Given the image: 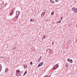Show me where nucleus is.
I'll return each instance as SVG.
<instances>
[{"mask_svg": "<svg viewBox=\"0 0 77 77\" xmlns=\"http://www.w3.org/2000/svg\"><path fill=\"white\" fill-rule=\"evenodd\" d=\"M51 2H52L53 3H55V2H53V1H52Z\"/></svg>", "mask_w": 77, "mask_h": 77, "instance_id": "obj_22", "label": "nucleus"}, {"mask_svg": "<svg viewBox=\"0 0 77 77\" xmlns=\"http://www.w3.org/2000/svg\"><path fill=\"white\" fill-rule=\"evenodd\" d=\"M51 51V50H50V49L48 48L46 50V51L48 53H50V52Z\"/></svg>", "mask_w": 77, "mask_h": 77, "instance_id": "obj_6", "label": "nucleus"}, {"mask_svg": "<svg viewBox=\"0 0 77 77\" xmlns=\"http://www.w3.org/2000/svg\"><path fill=\"white\" fill-rule=\"evenodd\" d=\"M33 64V63H32V62H30V65H32Z\"/></svg>", "mask_w": 77, "mask_h": 77, "instance_id": "obj_21", "label": "nucleus"}, {"mask_svg": "<svg viewBox=\"0 0 77 77\" xmlns=\"http://www.w3.org/2000/svg\"><path fill=\"white\" fill-rule=\"evenodd\" d=\"M58 65H57V64H56L54 66V67L53 68L54 69H56V68H58Z\"/></svg>", "mask_w": 77, "mask_h": 77, "instance_id": "obj_4", "label": "nucleus"}, {"mask_svg": "<svg viewBox=\"0 0 77 77\" xmlns=\"http://www.w3.org/2000/svg\"><path fill=\"white\" fill-rule=\"evenodd\" d=\"M41 58H42V57H40L39 59H41Z\"/></svg>", "mask_w": 77, "mask_h": 77, "instance_id": "obj_26", "label": "nucleus"}, {"mask_svg": "<svg viewBox=\"0 0 77 77\" xmlns=\"http://www.w3.org/2000/svg\"><path fill=\"white\" fill-rule=\"evenodd\" d=\"M50 77V75H49L48 77Z\"/></svg>", "mask_w": 77, "mask_h": 77, "instance_id": "obj_31", "label": "nucleus"}, {"mask_svg": "<svg viewBox=\"0 0 77 77\" xmlns=\"http://www.w3.org/2000/svg\"><path fill=\"white\" fill-rule=\"evenodd\" d=\"M55 0L56 2H59V0Z\"/></svg>", "mask_w": 77, "mask_h": 77, "instance_id": "obj_24", "label": "nucleus"}, {"mask_svg": "<svg viewBox=\"0 0 77 77\" xmlns=\"http://www.w3.org/2000/svg\"><path fill=\"white\" fill-rule=\"evenodd\" d=\"M50 2H52V0H50Z\"/></svg>", "mask_w": 77, "mask_h": 77, "instance_id": "obj_27", "label": "nucleus"}, {"mask_svg": "<svg viewBox=\"0 0 77 77\" xmlns=\"http://www.w3.org/2000/svg\"><path fill=\"white\" fill-rule=\"evenodd\" d=\"M66 68H68V63H66Z\"/></svg>", "mask_w": 77, "mask_h": 77, "instance_id": "obj_8", "label": "nucleus"}, {"mask_svg": "<svg viewBox=\"0 0 77 77\" xmlns=\"http://www.w3.org/2000/svg\"><path fill=\"white\" fill-rule=\"evenodd\" d=\"M0 58L1 59H4L5 58V57L3 56H1L0 57Z\"/></svg>", "mask_w": 77, "mask_h": 77, "instance_id": "obj_13", "label": "nucleus"}, {"mask_svg": "<svg viewBox=\"0 0 77 77\" xmlns=\"http://www.w3.org/2000/svg\"><path fill=\"white\" fill-rule=\"evenodd\" d=\"M43 38H45V35H44Z\"/></svg>", "mask_w": 77, "mask_h": 77, "instance_id": "obj_25", "label": "nucleus"}, {"mask_svg": "<svg viewBox=\"0 0 77 77\" xmlns=\"http://www.w3.org/2000/svg\"><path fill=\"white\" fill-rule=\"evenodd\" d=\"M43 65V62H42L38 64V67H39V66H42Z\"/></svg>", "mask_w": 77, "mask_h": 77, "instance_id": "obj_5", "label": "nucleus"}, {"mask_svg": "<svg viewBox=\"0 0 77 77\" xmlns=\"http://www.w3.org/2000/svg\"><path fill=\"white\" fill-rule=\"evenodd\" d=\"M9 71V69L8 68L6 69L5 70V72H8V71Z\"/></svg>", "mask_w": 77, "mask_h": 77, "instance_id": "obj_10", "label": "nucleus"}, {"mask_svg": "<svg viewBox=\"0 0 77 77\" xmlns=\"http://www.w3.org/2000/svg\"><path fill=\"white\" fill-rule=\"evenodd\" d=\"M1 69H2V66L0 65V71H1Z\"/></svg>", "mask_w": 77, "mask_h": 77, "instance_id": "obj_19", "label": "nucleus"}, {"mask_svg": "<svg viewBox=\"0 0 77 77\" xmlns=\"http://www.w3.org/2000/svg\"><path fill=\"white\" fill-rule=\"evenodd\" d=\"M13 14V12L11 11L10 12L9 15L11 16Z\"/></svg>", "mask_w": 77, "mask_h": 77, "instance_id": "obj_11", "label": "nucleus"}, {"mask_svg": "<svg viewBox=\"0 0 77 77\" xmlns=\"http://www.w3.org/2000/svg\"><path fill=\"white\" fill-rule=\"evenodd\" d=\"M24 67V68H25V69H26V68H27V65H24L23 66Z\"/></svg>", "mask_w": 77, "mask_h": 77, "instance_id": "obj_12", "label": "nucleus"}, {"mask_svg": "<svg viewBox=\"0 0 77 77\" xmlns=\"http://www.w3.org/2000/svg\"><path fill=\"white\" fill-rule=\"evenodd\" d=\"M67 61L69 62V60H70V59H69V58H68L67 60Z\"/></svg>", "mask_w": 77, "mask_h": 77, "instance_id": "obj_20", "label": "nucleus"}, {"mask_svg": "<svg viewBox=\"0 0 77 77\" xmlns=\"http://www.w3.org/2000/svg\"><path fill=\"white\" fill-rule=\"evenodd\" d=\"M72 11L74 12H77V9L76 8H72Z\"/></svg>", "mask_w": 77, "mask_h": 77, "instance_id": "obj_3", "label": "nucleus"}, {"mask_svg": "<svg viewBox=\"0 0 77 77\" xmlns=\"http://www.w3.org/2000/svg\"><path fill=\"white\" fill-rule=\"evenodd\" d=\"M20 71L19 70H16V75H17V76H19L20 75Z\"/></svg>", "mask_w": 77, "mask_h": 77, "instance_id": "obj_1", "label": "nucleus"}, {"mask_svg": "<svg viewBox=\"0 0 77 77\" xmlns=\"http://www.w3.org/2000/svg\"><path fill=\"white\" fill-rule=\"evenodd\" d=\"M69 62H70V63H72V59H71L69 60Z\"/></svg>", "mask_w": 77, "mask_h": 77, "instance_id": "obj_17", "label": "nucleus"}, {"mask_svg": "<svg viewBox=\"0 0 77 77\" xmlns=\"http://www.w3.org/2000/svg\"><path fill=\"white\" fill-rule=\"evenodd\" d=\"M16 16L17 17V18H18V17L19 16V15L20 14V11H17L16 12Z\"/></svg>", "mask_w": 77, "mask_h": 77, "instance_id": "obj_2", "label": "nucleus"}, {"mask_svg": "<svg viewBox=\"0 0 77 77\" xmlns=\"http://www.w3.org/2000/svg\"><path fill=\"white\" fill-rule=\"evenodd\" d=\"M35 21V20L34 19H30V21L31 22H33Z\"/></svg>", "mask_w": 77, "mask_h": 77, "instance_id": "obj_9", "label": "nucleus"}, {"mask_svg": "<svg viewBox=\"0 0 77 77\" xmlns=\"http://www.w3.org/2000/svg\"><path fill=\"white\" fill-rule=\"evenodd\" d=\"M61 19H62V17H61Z\"/></svg>", "mask_w": 77, "mask_h": 77, "instance_id": "obj_30", "label": "nucleus"}, {"mask_svg": "<svg viewBox=\"0 0 77 77\" xmlns=\"http://www.w3.org/2000/svg\"><path fill=\"white\" fill-rule=\"evenodd\" d=\"M76 40L77 41V37H76Z\"/></svg>", "mask_w": 77, "mask_h": 77, "instance_id": "obj_28", "label": "nucleus"}, {"mask_svg": "<svg viewBox=\"0 0 77 77\" xmlns=\"http://www.w3.org/2000/svg\"><path fill=\"white\" fill-rule=\"evenodd\" d=\"M76 27H77V24L76 25Z\"/></svg>", "mask_w": 77, "mask_h": 77, "instance_id": "obj_29", "label": "nucleus"}, {"mask_svg": "<svg viewBox=\"0 0 77 77\" xmlns=\"http://www.w3.org/2000/svg\"><path fill=\"white\" fill-rule=\"evenodd\" d=\"M26 73H27V71H26L23 74V75H25V74H26Z\"/></svg>", "mask_w": 77, "mask_h": 77, "instance_id": "obj_15", "label": "nucleus"}, {"mask_svg": "<svg viewBox=\"0 0 77 77\" xmlns=\"http://www.w3.org/2000/svg\"><path fill=\"white\" fill-rule=\"evenodd\" d=\"M44 15H45V12H43L42 13L41 16L42 17H43V16H44Z\"/></svg>", "mask_w": 77, "mask_h": 77, "instance_id": "obj_7", "label": "nucleus"}, {"mask_svg": "<svg viewBox=\"0 0 77 77\" xmlns=\"http://www.w3.org/2000/svg\"><path fill=\"white\" fill-rule=\"evenodd\" d=\"M48 77V75H47L45 76L44 77Z\"/></svg>", "mask_w": 77, "mask_h": 77, "instance_id": "obj_23", "label": "nucleus"}, {"mask_svg": "<svg viewBox=\"0 0 77 77\" xmlns=\"http://www.w3.org/2000/svg\"><path fill=\"white\" fill-rule=\"evenodd\" d=\"M54 12L53 11L52 12H51V15H54Z\"/></svg>", "mask_w": 77, "mask_h": 77, "instance_id": "obj_16", "label": "nucleus"}, {"mask_svg": "<svg viewBox=\"0 0 77 77\" xmlns=\"http://www.w3.org/2000/svg\"><path fill=\"white\" fill-rule=\"evenodd\" d=\"M71 43V42H70V41H69L68 42V44L69 45V44H70V43Z\"/></svg>", "mask_w": 77, "mask_h": 77, "instance_id": "obj_18", "label": "nucleus"}, {"mask_svg": "<svg viewBox=\"0 0 77 77\" xmlns=\"http://www.w3.org/2000/svg\"><path fill=\"white\" fill-rule=\"evenodd\" d=\"M61 23V20H59L57 22V23Z\"/></svg>", "mask_w": 77, "mask_h": 77, "instance_id": "obj_14", "label": "nucleus"}]
</instances>
